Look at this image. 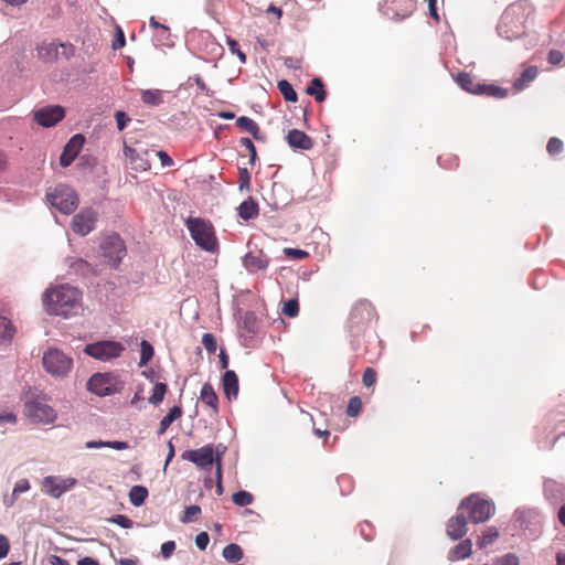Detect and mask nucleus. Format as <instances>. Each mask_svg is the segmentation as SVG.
<instances>
[{
    "label": "nucleus",
    "instance_id": "29",
    "mask_svg": "<svg viewBox=\"0 0 565 565\" xmlns=\"http://www.w3.org/2000/svg\"><path fill=\"white\" fill-rule=\"evenodd\" d=\"M60 47L65 49V45L64 44L57 45L56 43L43 44V45L39 46V49H38L39 57L45 62L53 61L54 58L57 57Z\"/></svg>",
    "mask_w": 565,
    "mask_h": 565
},
{
    "label": "nucleus",
    "instance_id": "52",
    "mask_svg": "<svg viewBox=\"0 0 565 565\" xmlns=\"http://www.w3.org/2000/svg\"><path fill=\"white\" fill-rule=\"evenodd\" d=\"M161 555L163 558L168 559L171 557L173 552L175 551V542L174 541H167L162 543L161 545Z\"/></svg>",
    "mask_w": 565,
    "mask_h": 565
},
{
    "label": "nucleus",
    "instance_id": "8",
    "mask_svg": "<svg viewBox=\"0 0 565 565\" xmlns=\"http://www.w3.org/2000/svg\"><path fill=\"white\" fill-rule=\"evenodd\" d=\"M86 386L90 393L104 397L120 392L122 382L115 373H95L89 377Z\"/></svg>",
    "mask_w": 565,
    "mask_h": 565
},
{
    "label": "nucleus",
    "instance_id": "54",
    "mask_svg": "<svg viewBox=\"0 0 565 565\" xmlns=\"http://www.w3.org/2000/svg\"><path fill=\"white\" fill-rule=\"evenodd\" d=\"M215 477H216V489H215V492L217 495H221L223 493V484H222V465L220 462V458L217 457L216 458V471H215Z\"/></svg>",
    "mask_w": 565,
    "mask_h": 565
},
{
    "label": "nucleus",
    "instance_id": "34",
    "mask_svg": "<svg viewBox=\"0 0 565 565\" xmlns=\"http://www.w3.org/2000/svg\"><path fill=\"white\" fill-rule=\"evenodd\" d=\"M141 100L148 106H159L163 103V93L160 89H143Z\"/></svg>",
    "mask_w": 565,
    "mask_h": 565
},
{
    "label": "nucleus",
    "instance_id": "6",
    "mask_svg": "<svg viewBox=\"0 0 565 565\" xmlns=\"http://www.w3.org/2000/svg\"><path fill=\"white\" fill-rule=\"evenodd\" d=\"M46 200L54 209L66 215L73 213L79 202L75 190L62 183L46 192Z\"/></svg>",
    "mask_w": 565,
    "mask_h": 565
},
{
    "label": "nucleus",
    "instance_id": "58",
    "mask_svg": "<svg viewBox=\"0 0 565 565\" xmlns=\"http://www.w3.org/2000/svg\"><path fill=\"white\" fill-rule=\"evenodd\" d=\"M9 551H10L9 539L6 535L0 534V559L4 558L8 555Z\"/></svg>",
    "mask_w": 565,
    "mask_h": 565
},
{
    "label": "nucleus",
    "instance_id": "63",
    "mask_svg": "<svg viewBox=\"0 0 565 565\" xmlns=\"http://www.w3.org/2000/svg\"><path fill=\"white\" fill-rule=\"evenodd\" d=\"M284 65L288 68L298 70L301 67V61L299 58L287 56L284 58Z\"/></svg>",
    "mask_w": 565,
    "mask_h": 565
},
{
    "label": "nucleus",
    "instance_id": "21",
    "mask_svg": "<svg viewBox=\"0 0 565 565\" xmlns=\"http://www.w3.org/2000/svg\"><path fill=\"white\" fill-rule=\"evenodd\" d=\"M31 489L30 481L25 478L19 479L12 489V492L10 494H4L2 498L3 505L9 509L12 508L19 497L25 492H28Z\"/></svg>",
    "mask_w": 565,
    "mask_h": 565
},
{
    "label": "nucleus",
    "instance_id": "44",
    "mask_svg": "<svg viewBox=\"0 0 565 565\" xmlns=\"http://www.w3.org/2000/svg\"><path fill=\"white\" fill-rule=\"evenodd\" d=\"M281 312L289 318L297 317L299 313L298 300L296 298H291L285 301L281 308Z\"/></svg>",
    "mask_w": 565,
    "mask_h": 565
},
{
    "label": "nucleus",
    "instance_id": "15",
    "mask_svg": "<svg viewBox=\"0 0 565 565\" xmlns=\"http://www.w3.org/2000/svg\"><path fill=\"white\" fill-rule=\"evenodd\" d=\"M182 458L191 461L201 469H207L214 463V450L212 445H205L198 449L184 451Z\"/></svg>",
    "mask_w": 565,
    "mask_h": 565
},
{
    "label": "nucleus",
    "instance_id": "3",
    "mask_svg": "<svg viewBox=\"0 0 565 565\" xmlns=\"http://www.w3.org/2000/svg\"><path fill=\"white\" fill-rule=\"evenodd\" d=\"M525 10L521 3L509 6L497 26L499 36L512 41L524 34Z\"/></svg>",
    "mask_w": 565,
    "mask_h": 565
},
{
    "label": "nucleus",
    "instance_id": "42",
    "mask_svg": "<svg viewBox=\"0 0 565 565\" xmlns=\"http://www.w3.org/2000/svg\"><path fill=\"white\" fill-rule=\"evenodd\" d=\"M232 500L238 507H247L253 503L254 497L248 491L239 490L232 495Z\"/></svg>",
    "mask_w": 565,
    "mask_h": 565
},
{
    "label": "nucleus",
    "instance_id": "50",
    "mask_svg": "<svg viewBox=\"0 0 565 565\" xmlns=\"http://www.w3.org/2000/svg\"><path fill=\"white\" fill-rule=\"evenodd\" d=\"M226 43L230 47L231 53L236 54L238 56L241 63L244 64L246 62V55L238 49L237 41L232 38H227Z\"/></svg>",
    "mask_w": 565,
    "mask_h": 565
},
{
    "label": "nucleus",
    "instance_id": "19",
    "mask_svg": "<svg viewBox=\"0 0 565 565\" xmlns=\"http://www.w3.org/2000/svg\"><path fill=\"white\" fill-rule=\"evenodd\" d=\"M269 262V257L266 256L263 250H258L257 253L249 252L243 257V266L249 274L267 269Z\"/></svg>",
    "mask_w": 565,
    "mask_h": 565
},
{
    "label": "nucleus",
    "instance_id": "40",
    "mask_svg": "<svg viewBox=\"0 0 565 565\" xmlns=\"http://www.w3.org/2000/svg\"><path fill=\"white\" fill-rule=\"evenodd\" d=\"M167 388V384L161 382L156 383L152 388V394L149 397V403L152 405H159L164 398Z\"/></svg>",
    "mask_w": 565,
    "mask_h": 565
},
{
    "label": "nucleus",
    "instance_id": "41",
    "mask_svg": "<svg viewBox=\"0 0 565 565\" xmlns=\"http://www.w3.org/2000/svg\"><path fill=\"white\" fill-rule=\"evenodd\" d=\"M561 488V484L556 481L547 480L544 483V493L547 499L557 501L559 500Z\"/></svg>",
    "mask_w": 565,
    "mask_h": 565
},
{
    "label": "nucleus",
    "instance_id": "25",
    "mask_svg": "<svg viewBox=\"0 0 565 565\" xmlns=\"http://www.w3.org/2000/svg\"><path fill=\"white\" fill-rule=\"evenodd\" d=\"M238 216L245 221L252 220L258 215V204L252 198L243 201L238 207Z\"/></svg>",
    "mask_w": 565,
    "mask_h": 565
},
{
    "label": "nucleus",
    "instance_id": "47",
    "mask_svg": "<svg viewBox=\"0 0 565 565\" xmlns=\"http://www.w3.org/2000/svg\"><path fill=\"white\" fill-rule=\"evenodd\" d=\"M202 344L205 348V350L210 353H214L216 351V348H217L216 339L212 333L203 334Z\"/></svg>",
    "mask_w": 565,
    "mask_h": 565
},
{
    "label": "nucleus",
    "instance_id": "49",
    "mask_svg": "<svg viewBox=\"0 0 565 565\" xmlns=\"http://www.w3.org/2000/svg\"><path fill=\"white\" fill-rule=\"evenodd\" d=\"M563 149V141L556 137H553L548 140L546 150L550 154L554 156L562 151Z\"/></svg>",
    "mask_w": 565,
    "mask_h": 565
},
{
    "label": "nucleus",
    "instance_id": "14",
    "mask_svg": "<svg viewBox=\"0 0 565 565\" xmlns=\"http://www.w3.org/2000/svg\"><path fill=\"white\" fill-rule=\"evenodd\" d=\"M98 214L93 209H84L75 214L72 218V230L81 235L86 236L96 227Z\"/></svg>",
    "mask_w": 565,
    "mask_h": 565
},
{
    "label": "nucleus",
    "instance_id": "5",
    "mask_svg": "<svg viewBox=\"0 0 565 565\" xmlns=\"http://www.w3.org/2000/svg\"><path fill=\"white\" fill-rule=\"evenodd\" d=\"M186 227L192 239L198 246L206 252H214L217 248V242L213 226L199 217H189Z\"/></svg>",
    "mask_w": 565,
    "mask_h": 565
},
{
    "label": "nucleus",
    "instance_id": "38",
    "mask_svg": "<svg viewBox=\"0 0 565 565\" xmlns=\"http://www.w3.org/2000/svg\"><path fill=\"white\" fill-rule=\"evenodd\" d=\"M482 565H520V558L515 553H505Z\"/></svg>",
    "mask_w": 565,
    "mask_h": 565
},
{
    "label": "nucleus",
    "instance_id": "60",
    "mask_svg": "<svg viewBox=\"0 0 565 565\" xmlns=\"http://www.w3.org/2000/svg\"><path fill=\"white\" fill-rule=\"evenodd\" d=\"M564 55L558 50H551L548 52V62L553 65H558L563 61Z\"/></svg>",
    "mask_w": 565,
    "mask_h": 565
},
{
    "label": "nucleus",
    "instance_id": "37",
    "mask_svg": "<svg viewBox=\"0 0 565 565\" xmlns=\"http://www.w3.org/2000/svg\"><path fill=\"white\" fill-rule=\"evenodd\" d=\"M479 89H481V90H479V95H487V96H491V97H494L498 99H502L508 96V89L497 86V85H492V84H490V85L482 84L479 87Z\"/></svg>",
    "mask_w": 565,
    "mask_h": 565
},
{
    "label": "nucleus",
    "instance_id": "35",
    "mask_svg": "<svg viewBox=\"0 0 565 565\" xmlns=\"http://www.w3.org/2000/svg\"><path fill=\"white\" fill-rule=\"evenodd\" d=\"M499 537V531L495 526H487L478 539V546L483 548L492 544Z\"/></svg>",
    "mask_w": 565,
    "mask_h": 565
},
{
    "label": "nucleus",
    "instance_id": "24",
    "mask_svg": "<svg viewBox=\"0 0 565 565\" xmlns=\"http://www.w3.org/2000/svg\"><path fill=\"white\" fill-rule=\"evenodd\" d=\"M200 399L203 404L210 406L214 413H217L218 411V397L210 383H204L201 393H200Z\"/></svg>",
    "mask_w": 565,
    "mask_h": 565
},
{
    "label": "nucleus",
    "instance_id": "51",
    "mask_svg": "<svg viewBox=\"0 0 565 565\" xmlns=\"http://www.w3.org/2000/svg\"><path fill=\"white\" fill-rule=\"evenodd\" d=\"M201 512V508L199 505H190L185 509L183 516L181 518L182 523H190L193 521V516L198 515Z\"/></svg>",
    "mask_w": 565,
    "mask_h": 565
},
{
    "label": "nucleus",
    "instance_id": "12",
    "mask_svg": "<svg viewBox=\"0 0 565 565\" xmlns=\"http://www.w3.org/2000/svg\"><path fill=\"white\" fill-rule=\"evenodd\" d=\"M102 250L105 258L117 267L126 255V246L118 234H110L104 237L102 242Z\"/></svg>",
    "mask_w": 565,
    "mask_h": 565
},
{
    "label": "nucleus",
    "instance_id": "48",
    "mask_svg": "<svg viewBox=\"0 0 565 565\" xmlns=\"http://www.w3.org/2000/svg\"><path fill=\"white\" fill-rule=\"evenodd\" d=\"M239 143L249 151V163L254 164L256 161L257 154H256V148H255L252 139H249L247 137H243V138H241Z\"/></svg>",
    "mask_w": 565,
    "mask_h": 565
},
{
    "label": "nucleus",
    "instance_id": "1",
    "mask_svg": "<svg viewBox=\"0 0 565 565\" xmlns=\"http://www.w3.org/2000/svg\"><path fill=\"white\" fill-rule=\"evenodd\" d=\"M81 291L67 284L47 289L43 295V303L50 315L68 318L78 313L82 308Z\"/></svg>",
    "mask_w": 565,
    "mask_h": 565
},
{
    "label": "nucleus",
    "instance_id": "53",
    "mask_svg": "<svg viewBox=\"0 0 565 565\" xmlns=\"http://www.w3.org/2000/svg\"><path fill=\"white\" fill-rule=\"evenodd\" d=\"M284 254L294 259H302L306 256H308V253L306 250L290 247L284 248Z\"/></svg>",
    "mask_w": 565,
    "mask_h": 565
},
{
    "label": "nucleus",
    "instance_id": "61",
    "mask_svg": "<svg viewBox=\"0 0 565 565\" xmlns=\"http://www.w3.org/2000/svg\"><path fill=\"white\" fill-rule=\"evenodd\" d=\"M157 157L159 158L162 167H171L173 166L172 158L163 150H159L156 152Z\"/></svg>",
    "mask_w": 565,
    "mask_h": 565
},
{
    "label": "nucleus",
    "instance_id": "22",
    "mask_svg": "<svg viewBox=\"0 0 565 565\" xmlns=\"http://www.w3.org/2000/svg\"><path fill=\"white\" fill-rule=\"evenodd\" d=\"M224 394L228 401L235 399L238 395V377L234 371H225L222 377Z\"/></svg>",
    "mask_w": 565,
    "mask_h": 565
},
{
    "label": "nucleus",
    "instance_id": "43",
    "mask_svg": "<svg viewBox=\"0 0 565 565\" xmlns=\"http://www.w3.org/2000/svg\"><path fill=\"white\" fill-rule=\"evenodd\" d=\"M152 356H153L152 345L147 340H142L141 344H140L139 365L143 366V365L148 364V362L152 359Z\"/></svg>",
    "mask_w": 565,
    "mask_h": 565
},
{
    "label": "nucleus",
    "instance_id": "39",
    "mask_svg": "<svg viewBox=\"0 0 565 565\" xmlns=\"http://www.w3.org/2000/svg\"><path fill=\"white\" fill-rule=\"evenodd\" d=\"M279 92L284 96L285 100L296 103L298 99L297 93L295 92L292 85L286 81L281 79L277 84Z\"/></svg>",
    "mask_w": 565,
    "mask_h": 565
},
{
    "label": "nucleus",
    "instance_id": "10",
    "mask_svg": "<svg viewBox=\"0 0 565 565\" xmlns=\"http://www.w3.org/2000/svg\"><path fill=\"white\" fill-rule=\"evenodd\" d=\"M124 350L120 342L105 340L87 344L84 352L96 360L107 362L120 356Z\"/></svg>",
    "mask_w": 565,
    "mask_h": 565
},
{
    "label": "nucleus",
    "instance_id": "32",
    "mask_svg": "<svg viewBox=\"0 0 565 565\" xmlns=\"http://www.w3.org/2000/svg\"><path fill=\"white\" fill-rule=\"evenodd\" d=\"M148 489L145 486H134L129 491V501L134 507H141L148 498Z\"/></svg>",
    "mask_w": 565,
    "mask_h": 565
},
{
    "label": "nucleus",
    "instance_id": "57",
    "mask_svg": "<svg viewBox=\"0 0 565 565\" xmlns=\"http://www.w3.org/2000/svg\"><path fill=\"white\" fill-rule=\"evenodd\" d=\"M210 542V536L206 532H201L195 537V545L200 551H204Z\"/></svg>",
    "mask_w": 565,
    "mask_h": 565
},
{
    "label": "nucleus",
    "instance_id": "31",
    "mask_svg": "<svg viewBox=\"0 0 565 565\" xmlns=\"http://www.w3.org/2000/svg\"><path fill=\"white\" fill-rule=\"evenodd\" d=\"M181 416L182 408L180 406L171 407L168 414L160 420L158 435H162L169 428V426Z\"/></svg>",
    "mask_w": 565,
    "mask_h": 565
},
{
    "label": "nucleus",
    "instance_id": "9",
    "mask_svg": "<svg viewBox=\"0 0 565 565\" xmlns=\"http://www.w3.org/2000/svg\"><path fill=\"white\" fill-rule=\"evenodd\" d=\"M24 413L34 423L52 424L56 419V412L42 397L28 399Z\"/></svg>",
    "mask_w": 565,
    "mask_h": 565
},
{
    "label": "nucleus",
    "instance_id": "46",
    "mask_svg": "<svg viewBox=\"0 0 565 565\" xmlns=\"http://www.w3.org/2000/svg\"><path fill=\"white\" fill-rule=\"evenodd\" d=\"M362 408V401L358 396H353L349 399L348 407H347V414L351 417L356 416Z\"/></svg>",
    "mask_w": 565,
    "mask_h": 565
},
{
    "label": "nucleus",
    "instance_id": "59",
    "mask_svg": "<svg viewBox=\"0 0 565 565\" xmlns=\"http://www.w3.org/2000/svg\"><path fill=\"white\" fill-rule=\"evenodd\" d=\"M249 172L246 168L239 170V189H248L249 188Z\"/></svg>",
    "mask_w": 565,
    "mask_h": 565
},
{
    "label": "nucleus",
    "instance_id": "27",
    "mask_svg": "<svg viewBox=\"0 0 565 565\" xmlns=\"http://www.w3.org/2000/svg\"><path fill=\"white\" fill-rule=\"evenodd\" d=\"M236 125L253 136L256 140H262L259 126L249 117L241 116L236 119Z\"/></svg>",
    "mask_w": 565,
    "mask_h": 565
},
{
    "label": "nucleus",
    "instance_id": "30",
    "mask_svg": "<svg viewBox=\"0 0 565 565\" xmlns=\"http://www.w3.org/2000/svg\"><path fill=\"white\" fill-rule=\"evenodd\" d=\"M306 92L308 95L313 96L318 103H322L326 100L327 93L323 88V83H322L321 78H319V77H315L311 81V83L307 87Z\"/></svg>",
    "mask_w": 565,
    "mask_h": 565
},
{
    "label": "nucleus",
    "instance_id": "36",
    "mask_svg": "<svg viewBox=\"0 0 565 565\" xmlns=\"http://www.w3.org/2000/svg\"><path fill=\"white\" fill-rule=\"evenodd\" d=\"M222 555L227 562L235 563L243 558V550L238 544L231 543L223 548Z\"/></svg>",
    "mask_w": 565,
    "mask_h": 565
},
{
    "label": "nucleus",
    "instance_id": "7",
    "mask_svg": "<svg viewBox=\"0 0 565 565\" xmlns=\"http://www.w3.org/2000/svg\"><path fill=\"white\" fill-rule=\"evenodd\" d=\"M42 364L50 375L56 379H63L71 372L73 359L63 351L51 348L43 353Z\"/></svg>",
    "mask_w": 565,
    "mask_h": 565
},
{
    "label": "nucleus",
    "instance_id": "56",
    "mask_svg": "<svg viewBox=\"0 0 565 565\" xmlns=\"http://www.w3.org/2000/svg\"><path fill=\"white\" fill-rule=\"evenodd\" d=\"M115 119H116L117 128L120 131L126 128L127 122L130 120V118L122 110H118L115 113Z\"/></svg>",
    "mask_w": 565,
    "mask_h": 565
},
{
    "label": "nucleus",
    "instance_id": "18",
    "mask_svg": "<svg viewBox=\"0 0 565 565\" xmlns=\"http://www.w3.org/2000/svg\"><path fill=\"white\" fill-rule=\"evenodd\" d=\"M467 524L466 513L458 507L456 515L448 521V536L452 540L461 539L468 531Z\"/></svg>",
    "mask_w": 565,
    "mask_h": 565
},
{
    "label": "nucleus",
    "instance_id": "17",
    "mask_svg": "<svg viewBox=\"0 0 565 565\" xmlns=\"http://www.w3.org/2000/svg\"><path fill=\"white\" fill-rule=\"evenodd\" d=\"M85 143V137L82 134H76L66 142L60 157L62 167H68L76 159L81 149Z\"/></svg>",
    "mask_w": 565,
    "mask_h": 565
},
{
    "label": "nucleus",
    "instance_id": "26",
    "mask_svg": "<svg viewBox=\"0 0 565 565\" xmlns=\"http://www.w3.org/2000/svg\"><path fill=\"white\" fill-rule=\"evenodd\" d=\"M456 83L459 87L468 93L479 95V87L482 85L480 83H475L472 77L465 72H460L456 76Z\"/></svg>",
    "mask_w": 565,
    "mask_h": 565
},
{
    "label": "nucleus",
    "instance_id": "33",
    "mask_svg": "<svg viewBox=\"0 0 565 565\" xmlns=\"http://www.w3.org/2000/svg\"><path fill=\"white\" fill-rule=\"evenodd\" d=\"M15 329L11 321L0 316V344H8L14 335Z\"/></svg>",
    "mask_w": 565,
    "mask_h": 565
},
{
    "label": "nucleus",
    "instance_id": "23",
    "mask_svg": "<svg viewBox=\"0 0 565 565\" xmlns=\"http://www.w3.org/2000/svg\"><path fill=\"white\" fill-rule=\"evenodd\" d=\"M472 553V543L471 540L467 539L458 543L455 547H452L448 553V559L459 561L468 558Z\"/></svg>",
    "mask_w": 565,
    "mask_h": 565
},
{
    "label": "nucleus",
    "instance_id": "64",
    "mask_svg": "<svg viewBox=\"0 0 565 565\" xmlns=\"http://www.w3.org/2000/svg\"><path fill=\"white\" fill-rule=\"evenodd\" d=\"M17 416L13 413H0V425L3 424H15Z\"/></svg>",
    "mask_w": 565,
    "mask_h": 565
},
{
    "label": "nucleus",
    "instance_id": "20",
    "mask_svg": "<svg viewBox=\"0 0 565 565\" xmlns=\"http://www.w3.org/2000/svg\"><path fill=\"white\" fill-rule=\"evenodd\" d=\"M287 142L294 149L310 150L313 147L312 139L301 130L291 129L287 134Z\"/></svg>",
    "mask_w": 565,
    "mask_h": 565
},
{
    "label": "nucleus",
    "instance_id": "28",
    "mask_svg": "<svg viewBox=\"0 0 565 565\" xmlns=\"http://www.w3.org/2000/svg\"><path fill=\"white\" fill-rule=\"evenodd\" d=\"M537 75V67L536 66H529L526 67L522 74L520 75V77H518L514 83H513V88L516 90V92H520L522 89H524V87L531 83L532 81L535 79Z\"/></svg>",
    "mask_w": 565,
    "mask_h": 565
},
{
    "label": "nucleus",
    "instance_id": "62",
    "mask_svg": "<svg viewBox=\"0 0 565 565\" xmlns=\"http://www.w3.org/2000/svg\"><path fill=\"white\" fill-rule=\"evenodd\" d=\"M125 43H126L125 34L121 31V29H118L117 36L113 41L111 46H113L114 50H118V49H121L125 45Z\"/></svg>",
    "mask_w": 565,
    "mask_h": 565
},
{
    "label": "nucleus",
    "instance_id": "2",
    "mask_svg": "<svg viewBox=\"0 0 565 565\" xmlns=\"http://www.w3.org/2000/svg\"><path fill=\"white\" fill-rule=\"evenodd\" d=\"M375 317V310L367 301H360L352 308L348 328L351 335V345L354 350L360 349L362 338L372 332Z\"/></svg>",
    "mask_w": 565,
    "mask_h": 565
},
{
    "label": "nucleus",
    "instance_id": "13",
    "mask_svg": "<svg viewBox=\"0 0 565 565\" xmlns=\"http://www.w3.org/2000/svg\"><path fill=\"white\" fill-rule=\"evenodd\" d=\"M41 483L43 491L47 495L58 499L65 492L71 490L77 483V480L72 477L63 478L60 476H46L42 479Z\"/></svg>",
    "mask_w": 565,
    "mask_h": 565
},
{
    "label": "nucleus",
    "instance_id": "55",
    "mask_svg": "<svg viewBox=\"0 0 565 565\" xmlns=\"http://www.w3.org/2000/svg\"><path fill=\"white\" fill-rule=\"evenodd\" d=\"M362 381L366 387L372 386L376 381V372L373 369L367 367L363 373Z\"/></svg>",
    "mask_w": 565,
    "mask_h": 565
},
{
    "label": "nucleus",
    "instance_id": "11",
    "mask_svg": "<svg viewBox=\"0 0 565 565\" xmlns=\"http://www.w3.org/2000/svg\"><path fill=\"white\" fill-rule=\"evenodd\" d=\"M520 529L531 540L536 539L542 531V516L534 509H518L514 513Z\"/></svg>",
    "mask_w": 565,
    "mask_h": 565
},
{
    "label": "nucleus",
    "instance_id": "4",
    "mask_svg": "<svg viewBox=\"0 0 565 565\" xmlns=\"http://www.w3.org/2000/svg\"><path fill=\"white\" fill-rule=\"evenodd\" d=\"M459 508L468 514L473 523L488 521L495 511L493 501L481 497L479 493H473L462 500Z\"/></svg>",
    "mask_w": 565,
    "mask_h": 565
},
{
    "label": "nucleus",
    "instance_id": "45",
    "mask_svg": "<svg viewBox=\"0 0 565 565\" xmlns=\"http://www.w3.org/2000/svg\"><path fill=\"white\" fill-rule=\"evenodd\" d=\"M107 521L109 523L117 524L118 526H120L122 529H130L134 525L132 520L124 514H115V515L108 518Z\"/></svg>",
    "mask_w": 565,
    "mask_h": 565
},
{
    "label": "nucleus",
    "instance_id": "16",
    "mask_svg": "<svg viewBox=\"0 0 565 565\" xmlns=\"http://www.w3.org/2000/svg\"><path fill=\"white\" fill-rule=\"evenodd\" d=\"M65 116V110L58 105L45 106L34 111V120L42 127H53Z\"/></svg>",
    "mask_w": 565,
    "mask_h": 565
}]
</instances>
